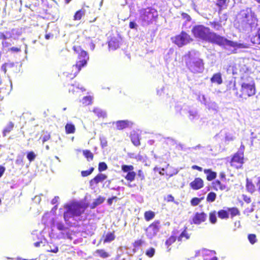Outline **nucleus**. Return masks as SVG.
<instances>
[{"label":"nucleus","instance_id":"40","mask_svg":"<svg viewBox=\"0 0 260 260\" xmlns=\"http://www.w3.org/2000/svg\"><path fill=\"white\" fill-rule=\"evenodd\" d=\"M216 194L213 192H210L207 197V201L210 202H213L215 200Z\"/></svg>","mask_w":260,"mask_h":260},{"label":"nucleus","instance_id":"5","mask_svg":"<svg viewBox=\"0 0 260 260\" xmlns=\"http://www.w3.org/2000/svg\"><path fill=\"white\" fill-rule=\"evenodd\" d=\"M139 12V21L143 26L152 23L158 16L157 11L152 7L141 9Z\"/></svg>","mask_w":260,"mask_h":260},{"label":"nucleus","instance_id":"31","mask_svg":"<svg viewBox=\"0 0 260 260\" xmlns=\"http://www.w3.org/2000/svg\"><path fill=\"white\" fill-rule=\"evenodd\" d=\"M155 216V213L153 211H146L144 213V217L146 221H149L152 219Z\"/></svg>","mask_w":260,"mask_h":260},{"label":"nucleus","instance_id":"7","mask_svg":"<svg viewBox=\"0 0 260 260\" xmlns=\"http://www.w3.org/2000/svg\"><path fill=\"white\" fill-rule=\"evenodd\" d=\"M247 82H242L241 84L240 99H246L247 97L254 95L255 93L254 83L252 78L248 77Z\"/></svg>","mask_w":260,"mask_h":260},{"label":"nucleus","instance_id":"60","mask_svg":"<svg viewBox=\"0 0 260 260\" xmlns=\"http://www.w3.org/2000/svg\"><path fill=\"white\" fill-rule=\"evenodd\" d=\"M50 135L48 133H46L42 137V141L43 143H44L46 141H48L50 139Z\"/></svg>","mask_w":260,"mask_h":260},{"label":"nucleus","instance_id":"22","mask_svg":"<svg viewBox=\"0 0 260 260\" xmlns=\"http://www.w3.org/2000/svg\"><path fill=\"white\" fill-rule=\"evenodd\" d=\"M131 122L128 120H119L116 122L117 128L118 129H122L128 126Z\"/></svg>","mask_w":260,"mask_h":260},{"label":"nucleus","instance_id":"29","mask_svg":"<svg viewBox=\"0 0 260 260\" xmlns=\"http://www.w3.org/2000/svg\"><path fill=\"white\" fill-rule=\"evenodd\" d=\"M176 240V237L174 236H171L169 239H168L166 242L165 245L167 248V251L169 252L171 250V248H170V246H171L173 243H174Z\"/></svg>","mask_w":260,"mask_h":260},{"label":"nucleus","instance_id":"59","mask_svg":"<svg viewBox=\"0 0 260 260\" xmlns=\"http://www.w3.org/2000/svg\"><path fill=\"white\" fill-rule=\"evenodd\" d=\"M2 44L3 47L4 48L9 47L12 45V44L10 42H9L7 40L3 41L2 42Z\"/></svg>","mask_w":260,"mask_h":260},{"label":"nucleus","instance_id":"38","mask_svg":"<svg viewBox=\"0 0 260 260\" xmlns=\"http://www.w3.org/2000/svg\"><path fill=\"white\" fill-rule=\"evenodd\" d=\"M253 43L260 44V27L257 30V34L252 39Z\"/></svg>","mask_w":260,"mask_h":260},{"label":"nucleus","instance_id":"42","mask_svg":"<svg viewBox=\"0 0 260 260\" xmlns=\"http://www.w3.org/2000/svg\"><path fill=\"white\" fill-rule=\"evenodd\" d=\"M96 253L102 258H107L109 256V254L104 250H97Z\"/></svg>","mask_w":260,"mask_h":260},{"label":"nucleus","instance_id":"25","mask_svg":"<svg viewBox=\"0 0 260 260\" xmlns=\"http://www.w3.org/2000/svg\"><path fill=\"white\" fill-rule=\"evenodd\" d=\"M14 123L10 121L9 122L6 126L5 127L3 131V137H6L7 134H9L13 128L14 127Z\"/></svg>","mask_w":260,"mask_h":260},{"label":"nucleus","instance_id":"20","mask_svg":"<svg viewBox=\"0 0 260 260\" xmlns=\"http://www.w3.org/2000/svg\"><path fill=\"white\" fill-rule=\"evenodd\" d=\"M228 88L229 90H232L234 92V94L235 95V96L239 99V95H240V93L238 92V88L236 87L235 81L233 82L230 81L229 82Z\"/></svg>","mask_w":260,"mask_h":260},{"label":"nucleus","instance_id":"11","mask_svg":"<svg viewBox=\"0 0 260 260\" xmlns=\"http://www.w3.org/2000/svg\"><path fill=\"white\" fill-rule=\"evenodd\" d=\"M15 36H17V37L20 36L18 30L16 29H13L11 31H6L5 34L0 32V39L3 40V41H6L10 38L16 40L17 38Z\"/></svg>","mask_w":260,"mask_h":260},{"label":"nucleus","instance_id":"56","mask_svg":"<svg viewBox=\"0 0 260 260\" xmlns=\"http://www.w3.org/2000/svg\"><path fill=\"white\" fill-rule=\"evenodd\" d=\"M181 17L182 19L185 20L187 21H190L191 20L190 16L185 13H181Z\"/></svg>","mask_w":260,"mask_h":260},{"label":"nucleus","instance_id":"48","mask_svg":"<svg viewBox=\"0 0 260 260\" xmlns=\"http://www.w3.org/2000/svg\"><path fill=\"white\" fill-rule=\"evenodd\" d=\"M23 156L22 155H18L17 157V158L15 160V163L17 165L23 166L24 165L23 164Z\"/></svg>","mask_w":260,"mask_h":260},{"label":"nucleus","instance_id":"47","mask_svg":"<svg viewBox=\"0 0 260 260\" xmlns=\"http://www.w3.org/2000/svg\"><path fill=\"white\" fill-rule=\"evenodd\" d=\"M155 250L154 248L151 247L147 249L146 251V254L149 257H152L154 253Z\"/></svg>","mask_w":260,"mask_h":260},{"label":"nucleus","instance_id":"32","mask_svg":"<svg viewBox=\"0 0 260 260\" xmlns=\"http://www.w3.org/2000/svg\"><path fill=\"white\" fill-rule=\"evenodd\" d=\"M93 112L99 117H104L106 116V113L102 109L99 108H95L93 109Z\"/></svg>","mask_w":260,"mask_h":260},{"label":"nucleus","instance_id":"52","mask_svg":"<svg viewBox=\"0 0 260 260\" xmlns=\"http://www.w3.org/2000/svg\"><path fill=\"white\" fill-rule=\"evenodd\" d=\"M47 251L51 252L53 253H57L58 251V248L57 246L52 245H50L49 248L47 249Z\"/></svg>","mask_w":260,"mask_h":260},{"label":"nucleus","instance_id":"61","mask_svg":"<svg viewBox=\"0 0 260 260\" xmlns=\"http://www.w3.org/2000/svg\"><path fill=\"white\" fill-rule=\"evenodd\" d=\"M10 51L13 52H19L21 51L20 48L12 47L9 49Z\"/></svg>","mask_w":260,"mask_h":260},{"label":"nucleus","instance_id":"49","mask_svg":"<svg viewBox=\"0 0 260 260\" xmlns=\"http://www.w3.org/2000/svg\"><path fill=\"white\" fill-rule=\"evenodd\" d=\"M36 157V154L33 151H30L27 153V158L30 161H34Z\"/></svg>","mask_w":260,"mask_h":260},{"label":"nucleus","instance_id":"53","mask_svg":"<svg viewBox=\"0 0 260 260\" xmlns=\"http://www.w3.org/2000/svg\"><path fill=\"white\" fill-rule=\"evenodd\" d=\"M248 239L252 244H253L256 241V236L254 234H249L248 236Z\"/></svg>","mask_w":260,"mask_h":260},{"label":"nucleus","instance_id":"9","mask_svg":"<svg viewBox=\"0 0 260 260\" xmlns=\"http://www.w3.org/2000/svg\"><path fill=\"white\" fill-rule=\"evenodd\" d=\"M160 228L159 220L154 221L146 229V234L148 238L152 239L156 236Z\"/></svg>","mask_w":260,"mask_h":260},{"label":"nucleus","instance_id":"58","mask_svg":"<svg viewBox=\"0 0 260 260\" xmlns=\"http://www.w3.org/2000/svg\"><path fill=\"white\" fill-rule=\"evenodd\" d=\"M82 14L81 11H77L74 15L75 20H80L81 18Z\"/></svg>","mask_w":260,"mask_h":260},{"label":"nucleus","instance_id":"26","mask_svg":"<svg viewBox=\"0 0 260 260\" xmlns=\"http://www.w3.org/2000/svg\"><path fill=\"white\" fill-rule=\"evenodd\" d=\"M246 187L247 191L251 193H253L255 190L254 185L253 184L252 181L249 180L248 179H247L246 180Z\"/></svg>","mask_w":260,"mask_h":260},{"label":"nucleus","instance_id":"23","mask_svg":"<svg viewBox=\"0 0 260 260\" xmlns=\"http://www.w3.org/2000/svg\"><path fill=\"white\" fill-rule=\"evenodd\" d=\"M204 173L207 175V179L211 181L216 177V173L209 169L204 170Z\"/></svg>","mask_w":260,"mask_h":260},{"label":"nucleus","instance_id":"39","mask_svg":"<svg viewBox=\"0 0 260 260\" xmlns=\"http://www.w3.org/2000/svg\"><path fill=\"white\" fill-rule=\"evenodd\" d=\"M100 144L102 148H104L107 146V141L106 138L103 135L100 136Z\"/></svg>","mask_w":260,"mask_h":260},{"label":"nucleus","instance_id":"1","mask_svg":"<svg viewBox=\"0 0 260 260\" xmlns=\"http://www.w3.org/2000/svg\"><path fill=\"white\" fill-rule=\"evenodd\" d=\"M191 31L195 38L200 40L215 44L224 47L226 49L233 48L232 52L236 53L238 49L246 48L247 46L243 43L228 40L215 32L210 31V29L203 25L194 26Z\"/></svg>","mask_w":260,"mask_h":260},{"label":"nucleus","instance_id":"57","mask_svg":"<svg viewBox=\"0 0 260 260\" xmlns=\"http://www.w3.org/2000/svg\"><path fill=\"white\" fill-rule=\"evenodd\" d=\"M200 201L201 200L199 198H194L191 200V204L192 206H197L200 203Z\"/></svg>","mask_w":260,"mask_h":260},{"label":"nucleus","instance_id":"43","mask_svg":"<svg viewBox=\"0 0 260 260\" xmlns=\"http://www.w3.org/2000/svg\"><path fill=\"white\" fill-rule=\"evenodd\" d=\"M92 98L90 96H84L82 100V103L83 104L85 105H88L91 103Z\"/></svg>","mask_w":260,"mask_h":260},{"label":"nucleus","instance_id":"46","mask_svg":"<svg viewBox=\"0 0 260 260\" xmlns=\"http://www.w3.org/2000/svg\"><path fill=\"white\" fill-rule=\"evenodd\" d=\"M209 220L213 224L216 223L217 218L216 215V212L215 211L210 213Z\"/></svg>","mask_w":260,"mask_h":260},{"label":"nucleus","instance_id":"16","mask_svg":"<svg viewBox=\"0 0 260 260\" xmlns=\"http://www.w3.org/2000/svg\"><path fill=\"white\" fill-rule=\"evenodd\" d=\"M188 117L192 122H196L199 119L200 115L196 109H190L188 111Z\"/></svg>","mask_w":260,"mask_h":260},{"label":"nucleus","instance_id":"2","mask_svg":"<svg viewBox=\"0 0 260 260\" xmlns=\"http://www.w3.org/2000/svg\"><path fill=\"white\" fill-rule=\"evenodd\" d=\"M66 211L63 214V218L66 223L68 224L71 223V219L77 221L80 220V215L84 213L85 207L78 203H73L66 205L64 206Z\"/></svg>","mask_w":260,"mask_h":260},{"label":"nucleus","instance_id":"45","mask_svg":"<svg viewBox=\"0 0 260 260\" xmlns=\"http://www.w3.org/2000/svg\"><path fill=\"white\" fill-rule=\"evenodd\" d=\"M218 217L220 218H228L229 214L224 210H221L218 212Z\"/></svg>","mask_w":260,"mask_h":260},{"label":"nucleus","instance_id":"34","mask_svg":"<svg viewBox=\"0 0 260 260\" xmlns=\"http://www.w3.org/2000/svg\"><path fill=\"white\" fill-rule=\"evenodd\" d=\"M134 168L132 165H123L121 166V170L123 172L127 173L131 172L133 171Z\"/></svg>","mask_w":260,"mask_h":260},{"label":"nucleus","instance_id":"21","mask_svg":"<svg viewBox=\"0 0 260 260\" xmlns=\"http://www.w3.org/2000/svg\"><path fill=\"white\" fill-rule=\"evenodd\" d=\"M211 81L213 83H216L218 85L222 83L221 74L220 73L214 74L211 78Z\"/></svg>","mask_w":260,"mask_h":260},{"label":"nucleus","instance_id":"4","mask_svg":"<svg viewBox=\"0 0 260 260\" xmlns=\"http://www.w3.org/2000/svg\"><path fill=\"white\" fill-rule=\"evenodd\" d=\"M238 21L241 26L244 28L252 27L257 22L256 18L251 9H246L240 12L238 16Z\"/></svg>","mask_w":260,"mask_h":260},{"label":"nucleus","instance_id":"28","mask_svg":"<svg viewBox=\"0 0 260 260\" xmlns=\"http://www.w3.org/2000/svg\"><path fill=\"white\" fill-rule=\"evenodd\" d=\"M216 254V252L214 250H210L206 249H202V256L205 258L208 256H212Z\"/></svg>","mask_w":260,"mask_h":260},{"label":"nucleus","instance_id":"15","mask_svg":"<svg viewBox=\"0 0 260 260\" xmlns=\"http://www.w3.org/2000/svg\"><path fill=\"white\" fill-rule=\"evenodd\" d=\"M203 185V181L200 178H195V179L190 183V186L194 190L199 189L202 188Z\"/></svg>","mask_w":260,"mask_h":260},{"label":"nucleus","instance_id":"62","mask_svg":"<svg viewBox=\"0 0 260 260\" xmlns=\"http://www.w3.org/2000/svg\"><path fill=\"white\" fill-rule=\"evenodd\" d=\"M129 26L131 29H137L138 25L134 21H131L129 22Z\"/></svg>","mask_w":260,"mask_h":260},{"label":"nucleus","instance_id":"17","mask_svg":"<svg viewBox=\"0 0 260 260\" xmlns=\"http://www.w3.org/2000/svg\"><path fill=\"white\" fill-rule=\"evenodd\" d=\"M212 184L214 189L216 190L220 189V190H226L228 191L229 190V188L226 185L222 184L221 182L218 180L213 182Z\"/></svg>","mask_w":260,"mask_h":260},{"label":"nucleus","instance_id":"54","mask_svg":"<svg viewBox=\"0 0 260 260\" xmlns=\"http://www.w3.org/2000/svg\"><path fill=\"white\" fill-rule=\"evenodd\" d=\"M94 170L93 168H91L89 170L83 171L81 172V174L83 177H86L92 173Z\"/></svg>","mask_w":260,"mask_h":260},{"label":"nucleus","instance_id":"18","mask_svg":"<svg viewBox=\"0 0 260 260\" xmlns=\"http://www.w3.org/2000/svg\"><path fill=\"white\" fill-rule=\"evenodd\" d=\"M205 107L209 110L212 111L215 113H217L218 111V106L215 102L209 101L206 104Z\"/></svg>","mask_w":260,"mask_h":260},{"label":"nucleus","instance_id":"6","mask_svg":"<svg viewBox=\"0 0 260 260\" xmlns=\"http://www.w3.org/2000/svg\"><path fill=\"white\" fill-rule=\"evenodd\" d=\"M74 50L78 54V60L75 65L73 66V74L75 77L79 72L82 67L86 66L89 60V56L86 51L83 50L80 47H74Z\"/></svg>","mask_w":260,"mask_h":260},{"label":"nucleus","instance_id":"33","mask_svg":"<svg viewBox=\"0 0 260 260\" xmlns=\"http://www.w3.org/2000/svg\"><path fill=\"white\" fill-rule=\"evenodd\" d=\"M136 175V173L133 171L131 172H128V173H127V174L125 176V178L127 180L132 182L135 180Z\"/></svg>","mask_w":260,"mask_h":260},{"label":"nucleus","instance_id":"55","mask_svg":"<svg viewBox=\"0 0 260 260\" xmlns=\"http://www.w3.org/2000/svg\"><path fill=\"white\" fill-rule=\"evenodd\" d=\"M14 65V63H6L5 64H4L2 66V70L5 73H6V71H7V68H12L13 67Z\"/></svg>","mask_w":260,"mask_h":260},{"label":"nucleus","instance_id":"13","mask_svg":"<svg viewBox=\"0 0 260 260\" xmlns=\"http://www.w3.org/2000/svg\"><path fill=\"white\" fill-rule=\"evenodd\" d=\"M121 38L117 37H114L111 38L108 43V46L110 49L115 50L119 47V43Z\"/></svg>","mask_w":260,"mask_h":260},{"label":"nucleus","instance_id":"36","mask_svg":"<svg viewBox=\"0 0 260 260\" xmlns=\"http://www.w3.org/2000/svg\"><path fill=\"white\" fill-rule=\"evenodd\" d=\"M189 238V235L186 233V231L184 230L181 233L180 236L178 237V240L179 241H182L183 240V239H184V240H187Z\"/></svg>","mask_w":260,"mask_h":260},{"label":"nucleus","instance_id":"24","mask_svg":"<svg viewBox=\"0 0 260 260\" xmlns=\"http://www.w3.org/2000/svg\"><path fill=\"white\" fill-rule=\"evenodd\" d=\"M131 138L132 142L135 146H138L140 145V138L138 134H131Z\"/></svg>","mask_w":260,"mask_h":260},{"label":"nucleus","instance_id":"14","mask_svg":"<svg viewBox=\"0 0 260 260\" xmlns=\"http://www.w3.org/2000/svg\"><path fill=\"white\" fill-rule=\"evenodd\" d=\"M207 215L204 212L196 213L193 218V222L194 224H199L205 221Z\"/></svg>","mask_w":260,"mask_h":260},{"label":"nucleus","instance_id":"41","mask_svg":"<svg viewBox=\"0 0 260 260\" xmlns=\"http://www.w3.org/2000/svg\"><path fill=\"white\" fill-rule=\"evenodd\" d=\"M75 86L76 89H80L82 91L85 90V89L82 86H80V84L77 83V84H76V85H71V86L70 87V88L69 89V92H72L73 93H74L75 91V90L74 89Z\"/></svg>","mask_w":260,"mask_h":260},{"label":"nucleus","instance_id":"3","mask_svg":"<svg viewBox=\"0 0 260 260\" xmlns=\"http://www.w3.org/2000/svg\"><path fill=\"white\" fill-rule=\"evenodd\" d=\"M189 60L187 62L189 70L192 73H202L204 67L203 61L199 57V52L191 51L187 54Z\"/></svg>","mask_w":260,"mask_h":260},{"label":"nucleus","instance_id":"50","mask_svg":"<svg viewBox=\"0 0 260 260\" xmlns=\"http://www.w3.org/2000/svg\"><path fill=\"white\" fill-rule=\"evenodd\" d=\"M107 165L104 162H101L99 164V171L100 172H102L105 171L107 169Z\"/></svg>","mask_w":260,"mask_h":260},{"label":"nucleus","instance_id":"35","mask_svg":"<svg viewBox=\"0 0 260 260\" xmlns=\"http://www.w3.org/2000/svg\"><path fill=\"white\" fill-rule=\"evenodd\" d=\"M198 100L201 103V104H204L205 106L209 101L207 100L204 94H201L200 93H199L198 94Z\"/></svg>","mask_w":260,"mask_h":260},{"label":"nucleus","instance_id":"8","mask_svg":"<svg viewBox=\"0 0 260 260\" xmlns=\"http://www.w3.org/2000/svg\"><path fill=\"white\" fill-rule=\"evenodd\" d=\"M55 225L57 229L59 231L58 235V238L72 239V231L70 228L66 226L63 222L58 221L55 223Z\"/></svg>","mask_w":260,"mask_h":260},{"label":"nucleus","instance_id":"19","mask_svg":"<svg viewBox=\"0 0 260 260\" xmlns=\"http://www.w3.org/2000/svg\"><path fill=\"white\" fill-rule=\"evenodd\" d=\"M107 178V176L103 174H99L98 175H96L93 179H92L90 183L91 185L92 183H95L98 184V183L100 182H102L105 179H106Z\"/></svg>","mask_w":260,"mask_h":260},{"label":"nucleus","instance_id":"27","mask_svg":"<svg viewBox=\"0 0 260 260\" xmlns=\"http://www.w3.org/2000/svg\"><path fill=\"white\" fill-rule=\"evenodd\" d=\"M211 26L215 30L220 31L223 29V27L220 22L217 21H210L209 23Z\"/></svg>","mask_w":260,"mask_h":260},{"label":"nucleus","instance_id":"63","mask_svg":"<svg viewBox=\"0 0 260 260\" xmlns=\"http://www.w3.org/2000/svg\"><path fill=\"white\" fill-rule=\"evenodd\" d=\"M225 0H217V5L219 7H222L225 3Z\"/></svg>","mask_w":260,"mask_h":260},{"label":"nucleus","instance_id":"12","mask_svg":"<svg viewBox=\"0 0 260 260\" xmlns=\"http://www.w3.org/2000/svg\"><path fill=\"white\" fill-rule=\"evenodd\" d=\"M243 163V154L237 153L234 155L231 161L232 166L235 167L236 168L241 167L242 164Z\"/></svg>","mask_w":260,"mask_h":260},{"label":"nucleus","instance_id":"51","mask_svg":"<svg viewBox=\"0 0 260 260\" xmlns=\"http://www.w3.org/2000/svg\"><path fill=\"white\" fill-rule=\"evenodd\" d=\"M104 199L100 197L98 199H96L93 202V206L92 208H94L96 206L101 204L104 202Z\"/></svg>","mask_w":260,"mask_h":260},{"label":"nucleus","instance_id":"64","mask_svg":"<svg viewBox=\"0 0 260 260\" xmlns=\"http://www.w3.org/2000/svg\"><path fill=\"white\" fill-rule=\"evenodd\" d=\"M239 213V211L236 208H232L231 209V214L233 216H235L237 215Z\"/></svg>","mask_w":260,"mask_h":260},{"label":"nucleus","instance_id":"44","mask_svg":"<svg viewBox=\"0 0 260 260\" xmlns=\"http://www.w3.org/2000/svg\"><path fill=\"white\" fill-rule=\"evenodd\" d=\"M83 153L85 157L88 159V160H92L93 155L90 151L85 150L83 151Z\"/></svg>","mask_w":260,"mask_h":260},{"label":"nucleus","instance_id":"10","mask_svg":"<svg viewBox=\"0 0 260 260\" xmlns=\"http://www.w3.org/2000/svg\"><path fill=\"white\" fill-rule=\"evenodd\" d=\"M191 39L186 32L182 31L180 35L175 37L174 42L179 47H182L188 43Z\"/></svg>","mask_w":260,"mask_h":260},{"label":"nucleus","instance_id":"37","mask_svg":"<svg viewBox=\"0 0 260 260\" xmlns=\"http://www.w3.org/2000/svg\"><path fill=\"white\" fill-rule=\"evenodd\" d=\"M115 239V235L113 233H108L104 239V243L106 242H110L114 240Z\"/></svg>","mask_w":260,"mask_h":260},{"label":"nucleus","instance_id":"30","mask_svg":"<svg viewBox=\"0 0 260 260\" xmlns=\"http://www.w3.org/2000/svg\"><path fill=\"white\" fill-rule=\"evenodd\" d=\"M67 134H73L75 131V125L72 123H67L65 126Z\"/></svg>","mask_w":260,"mask_h":260}]
</instances>
